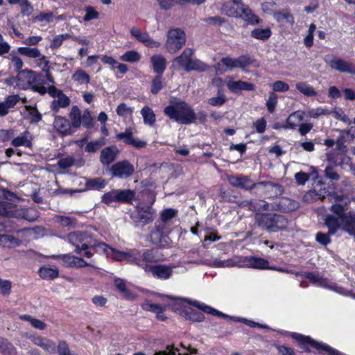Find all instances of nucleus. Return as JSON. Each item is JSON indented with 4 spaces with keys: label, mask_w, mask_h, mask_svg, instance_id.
Listing matches in <instances>:
<instances>
[{
    "label": "nucleus",
    "mask_w": 355,
    "mask_h": 355,
    "mask_svg": "<svg viewBox=\"0 0 355 355\" xmlns=\"http://www.w3.org/2000/svg\"><path fill=\"white\" fill-rule=\"evenodd\" d=\"M15 208L11 204L6 202H0V215L2 216L12 217L15 216Z\"/></svg>",
    "instance_id": "nucleus-50"
},
{
    "label": "nucleus",
    "mask_w": 355,
    "mask_h": 355,
    "mask_svg": "<svg viewBox=\"0 0 355 355\" xmlns=\"http://www.w3.org/2000/svg\"><path fill=\"white\" fill-rule=\"evenodd\" d=\"M324 62L330 68L341 73H348L355 74V65L348 61L334 55H325Z\"/></svg>",
    "instance_id": "nucleus-7"
},
{
    "label": "nucleus",
    "mask_w": 355,
    "mask_h": 355,
    "mask_svg": "<svg viewBox=\"0 0 355 355\" xmlns=\"http://www.w3.org/2000/svg\"><path fill=\"white\" fill-rule=\"evenodd\" d=\"M114 259L117 261L126 260L130 263H135L139 266V263H141L143 259V251L141 252L137 249H130L127 251L116 252Z\"/></svg>",
    "instance_id": "nucleus-10"
},
{
    "label": "nucleus",
    "mask_w": 355,
    "mask_h": 355,
    "mask_svg": "<svg viewBox=\"0 0 355 355\" xmlns=\"http://www.w3.org/2000/svg\"><path fill=\"white\" fill-rule=\"evenodd\" d=\"M40 276L44 279L51 280L58 277L59 271L57 268L42 267L39 270Z\"/></svg>",
    "instance_id": "nucleus-34"
},
{
    "label": "nucleus",
    "mask_w": 355,
    "mask_h": 355,
    "mask_svg": "<svg viewBox=\"0 0 355 355\" xmlns=\"http://www.w3.org/2000/svg\"><path fill=\"white\" fill-rule=\"evenodd\" d=\"M253 186L256 187L255 189L257 190V192H262L268 198L277 197L284 192L282 185L272 182L260 181L255 183Z\"/></svg>",
    "instance_id": "nucleus-9"
},
{
    "label": "nucleus",
    "mask_w": 355,
    "mask_h": 355,
    "mask_svg": "<svg viewBox=\"0 0 355 355\" xmlns=\"http://www.w3.org/2000/svg\"><path fill=\"white\" fill-rule=\"evenodd\" d=\"M151 240L155 244L159 245L162 247L164 246L167 243V237L164 236L162 232L159 230H157L152 232Z\"/></svg>",
    "instance_id": "nucleus-41"
},
{
    "label": "nucleus",
    "mask_w": 355,
    "mask_h": 355,
    "mask_svg": "<svg viewBox=\"0 0 355 355\" xmlns=\"http://www.w3.org/2000/svg\"><path fill=\"white\" fill-rule=\"evenodd\" d=\"M150 61L155 73L162 74L166 69V61L163 55H154L151 57Z\"/></svg>",
    "instance_id": "nucleus-26"
},
{
    "label": "nucleus",
    "mask_w": 355,
    "mask_h": 355,
    "mask_svg": "<svg viewBox=\"0 0 355 355\" xmlns=\"http://www.w3.org/2000/svg\"><path fill=\"white\" fill-rule=\"evenodd\" d=\"M228 89L234 94H237L242 90L254 91L255 86L254 84L242 80H229L227 83Z\"/></svg>",
    "instance_id": "nucleus-21"
},
{
    "label": "nucleus",
    "mask_w": 355,
    "mask_h": 355,
    "mask_svg": "<svg viewBox=\"0 0 355 355\" xmlns=\"http://www.w3.org/2000/svg\"><path fill=\"white\" fill-rule=\"evenodd\" d=\"M220 61L228 70H232L234 68L243 69L252 63V60L248 55H241L238 58H223Z\"/></svg>",
    "instance_id": "nucleus-13"
},
{
    "label": "nucleus",
    "mask_w": 355,
    "mask_h": 355,
    "mask_svg": "<svg viewBox=\"0 0 355 355\" xmlns=\"http://www.w3.org/2000/svg\"><path fill=\"white\" fill-rule=\"evenodd\" d=\"M33 342L35 345L42 347L46 352L49 354H53L55 352V344L46 338L35 337L33 339Z\"/></svg>",
    "instance_id": "nucleus-27"
},
{
    "label": "nucleus",
    "mask_w": 355,
    "mask_h": 355,
    "mask_svg": "<svg viewBox=\"0 0 355 355\" xmlns=\"http://www.w3.org/2000/svg\"><path fill=\"white\" fill-rule=\"evenodd\" d=\"M19 6L21 8V12L23 15L29 16L33 10V8L28 0H24L21 4H19Z\"/></svg>",
    "instance_id": "nucleus-57"
},
{
    "label": "nucleus",
    "mask_w": 355,
    "mask_h": 355,
    "mask_svg": "<svg viewBox=\"0 0 355 355\" xmlns=\"http://www.w3.org/2000/svg\"><path fill=\"white\" fill-rule=\"evenodd\" d=\"M105 184L106 183L105 180L101 178L87 179L85 182V189L100 190L103 189L105 187Z\"/></svg>",
    "instance_id": "nucleus-33"
},
{
    "label": "nucleus",
    "mask_w": 355,
    "mask_h": 355,
    "mask_svg": "<svg viewBox=\"0 0 355 355\" xmlns=\"http://www.w3.org/2000/svg\"><path fill=\"white\" fill-rule=\"evenodd\" d=\"M155 261V257L153 250H143V259L141 263H139V267L144 270L145 272H150L152 275L161 279H168L173 274V267L166 265L150 266V262Z\"/></svg>",
    "instance_id": "nucleus-3"
},
{
    "label": "nucleus",
    "mask_w": 355,
    "mask_h": 355,
    "mask_svg": "<svg viewBox=\"0 0 355 355\" xmlns=\"http://www.w3.org/2000/svg\"><path fill=\"white\" fill-rule=\"evenodd\" d=\"M227 98L225 95L218 92V96L212 97L208 100V103L212 106H221L225 103Z\"/></svg>",
    "instance_id": "nucleus-52"
},
{
    "label": "nucleus",
    "mask_w": 355,
    "mask_h": 355,
    "mask_svg": "<svg viewBox=\"0 0 355 355\" xmlns=\"http://www.w3.org/2000/svg\"><path fill=\"white\" fill-rule=\"evenodd\" d=\"M145 309L148 311H152L153 313H155L158 318H161L162 320H164L162 317L161 316V314L163 313V309L162 307L157 304H145Z\"/></svg>",
    "instance_id": "nucleus-56"
},
{
    "label": "nucleus",
    "mask_w": 355,
    "mask_h": 355,
    "mask_svg": "<svg viewBox=\"0 0 355 355\" xmlns=\"http://www.w3.org/2000/svg\"><path fill=\"white\" fill-rule=\"evenodd\" d=\"M74 164V159L71 156H67L61 158L58 162V165L60 168L66 169L72 166Z\"/></svg>",
    "instance_id": "nucleus-55"
},
{
    "label": "nucleus",
    "mask_w": 355,
    "mask_h": 355,
    "mask_svg": "<svg viewBox=\"0 0 355 355\" xmlns=\"http://www.w3.org/2000/svg\"><path fill=\"white\" fill-rule=\"evenodd\" d=\"M296 89L306 96H314L317 95V92L314 89V88L311 86H309L305 82H300L296 84Z\"/></svg>",
    "instance_id": "nucleus-37"
},
{
    "label": "nucleus",
    "mask_w": 355,
    "mask_h": 355,
    "mask_svg": "<svg viewBox=\"0 0 355 355\" xmlns=\"http://www.w3.org/2000/svg\"><path fill=\"white\" fill-rule=\"evenodd\" d=\"M18 52L28 58H37L41 56V52L37 48L19 47Z\"/></svg>",
    "instance_id": "nucleus-39"
},
{
    "label": "nucleus",
    "mask_w": 355,
    "mask_h": 355,
    "mask_svg": "<svg viewBox=\"0 0 355 355\" xmlns=\"http://www.w3.org/2000/svg\"><path fill=\"white\" fill-rule=\"evenodd\" d=\"M42 76L28 69L21 70L15 78L17 86L21 89H26L40 81Z\"/></svg>",
    "instance_id": "nucleus-8"
},
{
    "label": "nucleus",
    "mask_w": 355,
    "mask_h": 355,
    "mask_svg": "<svg viewBox=\"0 0 355 355\" xmlns=\"http://www.w3.org/2000/svg\"><path fill=\"white\" fill-rule=\"evenodd\" d=\"M118 150L116 146H110L104 148L100 156V160L103 165H109L116 159Z\"/></svg>",
    "instance_id": "nucleus-22"
},
{
    "label": "nucleus",
    "mask_w": 355,
    "mask_h": 355,
    "mask_svg": "<svg viewBox=\"0 0 355 355\" xmlns=\"http://www.w3.org/2000/svg\"><path fill=\"white\" fill-rule=\"evenodd\" d=\"M300 207V203L294 200L284 197L272 204V209L282 212H291Z\"/></svg>",
    "instance_id": "nucleus-12"
},
{
    "label": "nucleus",
    "mask_w": 355,
    "mask_h": 355,
    "mask_svg": "<svg viewBox=\"0 0 355 355\" xmlns=\"http://www.w3.org/2000/svg\"><path fill=\"white\" fill-rule=\"evenodd\" d=\"M239 17L245 21L248 24L257 25L261 22V19L256 15L250 7L245 4H242L239 7Z\"/></svg>",
    "instance_id": "nucleus-17"
},
{
    "label": "nucleus",
    "mask_w": 355,
    "mask_h": 355,
    "mask_svg": "<svg viewBox=\"0 0 355 355\" xmlns=\"http://www.w3.org/2000/svg\"><path fill=\"white\" fill-rule=\"evenodd\" d=\"M163 87V80L160 76H157L152 81L151 92L157 94Z\"/></svg>",
    "instance_id": "nucleus-54"
},
{
    "label": "nucleus",
    "mask_w": 355,
    "mask_h": 355,
    "mask_svg": "<svg viewBox=\"0 0 355 355\" xmlns=\"http://www.w3.org/2000/svg\"><path fill=\"white\" fill-rule=\"evenodd\" d=\"M246 260L248 266L251 268L261 270L268 268L269 262L263 258L249 257L246 258Z\"/></svg>",
    "instance_id": "nucleus-28"
},
{
    "label": "nucleus",
    "mask_w": 355,
    "mask_h": 355,
    "mask_svg": "<svg viewBox=\"0 0 355 355\" xmlns=\"http://www.w3.org/2000/svg\"><path fill=\"white\" fill-rule=\"evenodd\" d=\"M324 225L328 228L329 234H335L343 224L337 215H327L324 218Z\"/></svg>",
    "instance_id": "nucleus-23"
},
{
    "label": "nucleus",
    "mask_w": 355,
    "mask_h": 355,
    "mask_svg": "<svg viewBox=\"0 0 355 355\" xmlns=\"http://www.w3.org/2000/svg\"><path fill=\"white\" fill-rule=\"evenodd\" d=\"M329 232L327 234L322 232H318L315 236V239L319 243L327 245L331 242Z\"/></svg>",
    "instance_id": "nucleus-61"
},
{
    "label": "nucleus",
    "mask_w": 355,
    "mask_h": 355,
    "mask_svg": "<svg viewBox=\"0 0 355 355\" xmlns=\"http://www.w3.org/2000/svg\"><path fill=\"white\" fill-rule=\"evenodd\" d=\"M130 32L133 37L148 47L157 48L160 46L159 42L153 40L147 33L142 32L138 28L132 27Z\"/></svg>",
    "instance_id": "nucleus-16"
},
{
    "label": "nucleus",
    "mask_w": 355,
    "mask_h": 355,
    "mask_svg": "<svg viewBox=\"0 0 355 355\" xmlns=\"http://www.w3.org/2000/svg\"><path fill=\"white\" fill-rule=\"evenodd\" d=\"M12 283L10 280L0 279V292L3 296H8L11 292Z\"/></svg>",
    "instance_id": "nucleus-53"
},
{
    "label": "nucleus",
    "mask_w": 355,
    "mask_h": 355,
    "mask_svg": "<svg viewBox=\"0 0 355 355\" xmlns=\"http://www.w3.org/2000/svg\"><path fill=\"white\" fill-rule=\"evenodd\" d=\"M20 318L23 320L29 322L32 327L37 329L43 330L46 327V324L42 320L34 318L29 315H21Z\"/></svg>",
    "instance_id": "nucleus-40"
},
{
    "label": "nucleus",
    "mask_w": 355,
    "mask_h": 355,
    "mask_svg": "<svg viewBox=\"0 0 355 355\" xmlns=\"http://www.w3.org/2000/svg\"><path fill=\"white\" fill-rule=\"evenodd\" d=\"M20 97L18 95L8 96L3 102L8 109L12 108L19 101Z\"/></svg>",
    "instance_id": "nucleus-62"
},
{
    "label": "nucleus",
    "mask_w": 355,
    "mask_h": 355,
    "mask_svg": "<svg viewBox=\"0 0 355 355\" xmlns=\"http://www.w3.org/2000/svg\"><path fill=\"white\" fill-rule=\"evenodd\" d=\"M193 55V50L191 48H186L179 56H177L173 60L172 66L175 69L182 67L186 71V68L189 64Z\"/></svg>",
    "instance_id": "nucleus-19"
},
{
    "label": "nucleus",
    "mask_w": 355,
    "mask_h": 355,
    "mask_svg": "<svg viewBox=\"0 0 355 355\" xmlns=\"http://www.w3.org/2000/svg\"><path fill=\"white\" fill-rule=\"evenodd\" d=\"M154 212L149 206L138 207L132 214V218L135 223H149L153 220Z\"/></svg>",
    "instance_id": "nucleus-15"
},
{
    "label": "nucleus",
    "mask_w": 355,
    "mask_h": 355,
    "mask_svg": "<svg viewBox=\"0 0 355 355\" xmlns=\"http://www.w3.org/2000/svg\"><path fill=\"white\" fill-rule=\"evenodd\" d=\"M120 59L124 62H137L140 60L141 55L136 51H129L123 54Z\"/></svg>",
    "instance_id": "nucleus-47"
},
{
    "label": "nucleus",
    "mask_w": 355,
    "mask_h": 355,
    "mask_svg": "<svg viewBox=\"0 0 355 355\" xmlns=\"http://www.w3.org/2000/svg\"><path fill=\"white\" fill-rule=\"evenodd\" d=\"M98 17V12L94 10V9L89 6L86 8V15L83 17L85 21H88L92 19H95Z\"/></svg>",
    "instance_id": "nucleus-63"
},
{
    "label": "nucleus",
    "mask_w": 355,
    "mask_h": 355,
    "mask_svg": "<svg viewBox=\"0 0 355 355\" xmlns=\"http://www.w3.org/2000/svg\"><path fill=\"white\" fill-rule=\"evenodd\" d=\"M182 300L187 302V303H189L191 305H193V306L198 308L199 309L202 310L205 313H210L213 315H218V316H221V317L227 316L225 314L223 313L222 312H220L219 311H218L209 306L202 304L198 301L191 300L186 299V298L182 299Z\"/></svg>",
    "instance_id": "nucleus-24"
},
{
    "label": "nucleus",
    "mask_w": 355,
    "mask_h": 355,
    "mask_svg": "<svg viewBox=\"0 0 355 355\" xmlns=\"http://www.w3.org/2000/svg\"><path fill=\"white\" fill-rule=\"evenodd\" d=\"M72 79L80 84H87L89 83V76L83 70L78 69L74 72Z\"/></svg>",
    "instance_id": "nucleus-42"
},
{
    "label": "nucleus",
    "mask_w": 355,
    "mask_h": 355,
    "mask_svg": "<svg viewBox=\"0 0 355 355\" xmlns=\"http://www.w3.org/2000/svg\"><path fill=\"white\" fill-rule=\"evenodd\" d=\"M164 112L170 119L181 124H191L196 119L193 110L184 101L167 106Z\"/></svg>",
    "instance_id": "nucleus-4"
},
{
    "label": "nucleus",
    "mask_w": 355,
    "mask_h": 355,
    "mask_svg": "<svg viewBox=\"0 0 355 355\" xmlns=\"http://www.w3.org/2000/svg\"><path fill=\"white\" fill-rule=\"evenodd\" d=\"M254 220L258 227L270 233L286 230L289 224L285 216L273 213L256 214Z\"/></svg>",
    "instance_id": "nucleus-2"
},
{
    "label": "nucleus",
    "mask_w": 355,
    "mask_h": 355,
    "mask_svg": "<svg viewBox=\"0 0 355 355\" xmlns=\"http://www.w3.org/2000/svg\"><path fill=\"white\" fill-rule=\"evenodd\" d=\"M303 120V114L300 111L293 112L286 119V125L283 128H295Z\"/></svg>",
    "instance_id": "nucleus-30"
},
{
    "label": "nucleus",
    "mask_w": 355,
    "mask_h": 355,
    "mask_svg": "<svg viewBox=\"0 0 355 355\" xmlns=\"http://www.w3.org/2000/svg\"><path fill=\"white\" fill-rule=\"evenodd\" d=\"M0 243L10 248L12 246L19 245L20 241L12 235L0 234Z\"/></svg>",
    "instance_id": "nucleus-48"
},
{
    "label": "nucleus",
    "mask_w": 355,
    "mask_h": 355,
    "mask_svg": "<svg viewBox=\"0 0 355 355\" xmlns=\"http://www.w3.org/2000/svg\"><path fill=\"white\" fill-rule=\"evenodd\" d=\"M52 257L62 259L63 265L67 267H73L74 263L75 256L70 254L53 255Z\"/></svg>",
    "instance_id": "nucleus-51"
},
{
    "label": "nucleus",
    "mask_w": 355,
    "mask_h": 355,
    "mask_svg": "<svg viewBox=\"0 0 355 355\" xmlns=\"http://www.w3.org/2000/svg\"><path fill=\"white\" fill-rule=\"evenodd\" d=\"M57 98V101H53L52 102L51 107L53 110H55L57 109V104L62 107H66L69 105L70 100L65 94H63V92L60 93Z\"/></svg>",
    "instance_id": "nucleus-49"
},
{
    "label": "nucleus",
    "mask_w": 355,
    "mask_h": 355,
    "mask_svg": "<svg viewBox=\"0 0 355 355\" xmlns=\"http://www.w3.org/2000/svg\"><path fill=\"white\" fill-rule=\"evenodd\" d=\"M228 180L230 184L234 187L249 191L256 189V187L253 186L255 183H252L250 179L243 175L231 176Z\"/></svg>",
    "instance_id": "nucleus-18"
},
{
    "label": "nucleus",
    "mask_w": 355,
    "mask_h": 355,
    "mask_svg": "<svg viewBox=\"0 0 355 355\" xmlns=\"http://www.w3.org/2000/svg\"><path fill=\"white\" fill-rule=\"evenodd\" d=\"M111 171L113 176L127 178L133 173L134 167L128 161L124 160L112 165Z\"/></svg>",
    "instance_id": "nucleus-14"
},
{
    "label": "nucleus",
    "mask_w": 355,
    "mask_h": 355,
    "mask_svg": "<svg viewBox=\"0 0 355 355\" xmlns=\"http://www.w3.org/2000/svg\"><path fill=\"white\" fill-rule=\"evenodd\" d=\"M28 132L23 133L21 136L15 138L12 141V145L15 147L25 146L26 147H31V142L28 138Z\"/></svg>",
    "instance_id": "nucleus-43"
},
{
    "label": "nucleus",
    "mask_w": 355,
    "mask_h": 355,
    "mask_svg": "<svg viewBox=\"0 0 355 355\" xmlns=\"http://www.w3.org/2000/svg\"><path fill=\"white\" fill-rule=\"evenodd\" d=\"M116 112L120 116H125L128 114H131L132 112V110L128 107L125 103H121L118 105Z\"/></svg>",
    "instance_id": "nucleus-64"
},
{
    "label": "nucleus",
    "mask_w": 355,
    "mask_h": 355,
    "mask_svg": "<svg viewBox=\"0 0 355 355\" xmlns=\"http://www.w3.org/2000/svg\"><path fill=\"white\" fill-rule=\"evenodd\" d=\"M117 140L123 141L125 144L130 145L135 148L139 149L146 146L147 143L133 137L132 128H126L125 132L119 133L116 135Z\"/></svg>",
    "instance_id": "nucleus-11"
},
{
    "label": "nucleus",
    "mask_w": 355,
    "mask_h": 355,
    "mask_svg": "<svg viewBox=\"0 0 355 355\" xmlns=\"http://www.w3.org/2000/svg\"><path fill=\"white\" fill-rule=\"evenodd\" d=\"M272 35V31L270 28H255L250 33L252 37L265 41L268 40Z\"/></svg>",
    "instance_id": "nucleus-36"
},
{
    "label": "nucleus",
    "mask_w": 355,
    "mask_h": 355,
    "mask_svg": "<svg viewBox=\"0 0 355 355\" xmlns=\"http://www.w3.org/2000/svg\"><path fill=\"white\" fill-rule=\"evenodd\" d=\"M3 343L0 347V353L3 355H15L17 354L16 349L11 343L3 338Z\"/></svg>",
    "instance_id": "nucleus-44"
},
{
    "label": "nucleus",
    "mask_w": 355,
    "mask_h": 355,
    "mask_svg": "<svg viewBox=\"0 0 355 355\" xmlns=\"http://www.w3.org/2000/svg\"><path fill=\"white\" fill-rule=\"evenodd\" d=\"M185 43L186 34L182 29L175 28L168 31L165 48L169 53H175L182 48Z\"/></svg>",
    "instance_id": "nucleus-5"
},
{
    "label": "nucleus",
    "mask_w": 355,
    "mask_h": 355,
    "mask_svg": "<svg viewBox=\"0 0 355 355\" xmlns=\"http://www.w3.org/2000/svg\"><path fill=\"white\" fill-rule=\"evenodd\" d=\"M69 116L74 128H78L81 125V112L77 106L72 107Z\"/></svg>",
    "instance_id": "nucleus-38"
},
{
    "label": "nucleus",
    "mask_w": 355,
    "mask_h": 355,
    "mask_svg": "<svg viewBox=\"0 0 355 355\" xmlns=\"http://www.w3.org/2000/svg\"><path fill=\"white\" fill-rule=\"evenodd\" d=\"M273 17L278 22H286L291 25L294 24V18L287 10L273 12Z\"/></svg>",
    "instance_id": "nucleus-31"
},
{
    "label": "nucleus",
    "mask_w": 355,
    "mask_h": 355,
    "mask_svg": "<svg viewBox=\"0 0 355 355\" xmlns=\"http://www.w3.org/2000/svg\"><path fill=\"white\" fill-rule=\"evenodd\" d=\"M105 144V139L101 137L96 141L89 142L85 146V150L88 153H94Z\"/></svg>",
    "instance_id": "nucleus-46"
},
{
    "label": "nucleus",
    "mask_w": 355,
    "mask_h": 355,
    "mask_svg": "<svg viewBox=\"0 0 355 355\" xmlns=\"http://www.w3.org/2000/svg\"><path fill=\"white\" fill-rule=\"evenodd\" d=\"M114 286L118 288V290L123 293L124 295L128 298H134V295L126 288V283L125 282L120 278H117L114 280Z\"/></svg>",
    "instance_id": "nucleus-45"
},
{
    "label": "nucleus",
    "mask_w": 355,
    "mask_h": 355,
    "mask_svg": "<svg viewBox=\"0 0 355 355\" xmlns=\"http://www.w3.org/2000/svg\"><path fill=\"white\" fill-rule=\"evenodd\" d=\"M69 242L76 247L75 252L81 254L82 250H86L90 248L101 250L102 252H106L108 245L103 242L98 241L94 239L89 232H73L68 234Z\"/></svg>",
    "instance_id": "nucleus-1"
},
{
    "label": "nucleus",
    "mask_w": 355,
    "mask_h": 355,
    "mask_svg": "<svg viewBox=\"0 0 355 355\" xmlns=\"http://www.w3.org/2000/svg\"><path fill=\"white\" fill-rule=\"evenodd\" d=\"M277 104V98L274 93L270 94L268 99L266 102V107L269 112L272 113Z\"/></svg>",
    "instance_id": "nucleus-58"
},
{
    "label": "nucleus",
    "mask_w": 355,
    "mask_h": 355,
    "mask_svg": "<svg viewBox=\"0 0 355 355\" xmlns=\"http://www.w3.org/2000/svg\"><path fill=\"white\" fill-rule=\"evenodd\" d=\"M58 352V355H76L70 351L68 345L64 341H60L59 343Z\"/></svg>",
    "instance_id": "nucleus-60"
},
{
    "label": "nucleus",
    "mask_w": 355,
    "mask_h": 355,
    "mask_svg": "<svg viewBox=\"0 0 355 355\" xmlns=\"http://www.w3.org/2000/svg\"><path fill=\"white\" fill-rule=\"evenodd\" d=\"M114 201H117L116 190L107 192L105 193L102 197V202L107 205H109Z\"/></svg>",
    "instance_id": "nucleus-59"
},
{
    "label": "nucleus",
    "mask_w": 355,
    "mask_h": 355,
    "mask_svg": "<svg viewBox=\"0 0 355 355\" xmlns=\"http://www.w3.org/2000/svg\"><path fill=\"white\" fill-rule=\"evenodd\" d=\"M327 198L330 202L334 201L336 202H343L344 198H345L343 195H338L336 193H328L324 189H320L319 191H316L315 190H311L304 193L303 196L302 200L306 203H311L318 200H325Z\"/></svg>",
    "instance_id": "nucleus-6"
},
{
    "label": "nucleus",
    "mask_w": 355,
    "mask_h": 355,
    "mask_svg": "<svg viewBox=\"0 0 355 355\" xmlns=\"http://www.w3.org/2000/svg\"><path fill=\"white\" fill-rule=\"evenodd\" d=\"M293 337L299 340L301 343H309L312 346H315L318 349L324 351L328 354L338 355L339 354L338 351L331 348L329 346L318 344L314 340H311L309 337L303 336L300 334H295Z\"/></svg>",
    "instance_id": "nucleus-20"
},
{
    "label": "nucleus",
    "mask_w": 355,
    "mask_h": 355,
    "mask_svg": "<svg viewBox=\"0 0 355 355\" xmlns=\"http://www.w3.org/2000/svg\"><path fill=\"white\" fill-rule=\"evenodd\" d=\"M141 114L142 115L145 124L153 125L155 123V114L150 107H144L141 110Z\"/></svg>",
    "instance_id": "nucleus-32"
},
{
    "label": "nucleus",
    "mask_w": 355,
    "mask_h": 355,
    "mask_svg": "<svg viewBox=\"0 0 355 355\" xmlns=\"http://www.w3.org/2000/svg\"><path fill=\"white\" fill-rule=\"evenodd\" d=\"M209 67L198 59L191 58L189 64L186 68V71H196L198 72H204L209 70Z\"/></svg>",
    "instance_id": "nucleus-29"
},
{
    "label": "nucleus",
    "mask_w": 355,
    "mask_h": 355,
    "mask_svg": "<svg viewBox=\"0 0 355 355\" xmlns=\"http://www.w3.org/2000/svg\"><path fill=\"white\" fill-rule=\"evenodd\" d=\"M135 196V191L130 189L116 190L117 201L121 202H130Z\"/></svg>",
    "instance_id": "nucleus-35"
},
{
    "label": "nucleus",
    "mask_w": 355,
    "mask_h": 355,
    "mask_svg": "<svg viewBox=\"0 0 355 355\" xmlns=\"http://www.w3.org/2000/svg\"><path fill=\"white\" fill-rule=\"evenodd\" d=\"M53 126L57 131L63 135H67L70 132V123L65 118L57 116L55 117Z\"/></svg>",
    "instance_id": "nucleus-25"
}]
</instances>
